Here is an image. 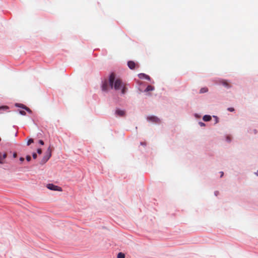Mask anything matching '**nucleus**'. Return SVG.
<instances>
[{
  "label": "nucleus",
  "mask_w": 258,
  "mask_h": 258,
  "mask_svg": "<svg viewBox=\"0 0 258 258\" xmlns=\"http://www.w3.org/2000/svg\"><path fill=\"white\" fill-rule=\"evenodd\" d=\"M211 119V116L208 115H205V116H204V117H203V120H204L205 121H209Z\"/></svg>",
  "instance_id": "obj_9"
},
{
  "label": "nucleus",
  "mask_w": 258,
  "mask_h": 258,
  "mask_svg": "<svg viewBox=\"0 0 258 258\" xmlns=\"http://www.w3.org/2000/svg\"><path fill=\"white\" fill-rule=\"evenodd\" d=\"M37 151L39 154H41L42 153V150L41 149H38Z\"/></svg>",
  "instance_id": "obj_20"
},
{
  "label": "nucleus",
  "mask_w": 258,
  "mask_h": 258,
  "mask_svg": "<svg viewBox=\"0 0 258 258\" xmlns=\"http://www.w3.org/2000/svg\"><path fill=\"white\" fill-rule=\"evenodd\" d=\"M127 66L128 68L131 70L135 69L136 67H139V66L133 61H128L127 62Z\"/></svg>",
  "instance_id": "obj_5"
},
{
  "label": "nucleus",
  "mask_w": 258,
  "mask_h": 258,
  "mask_svg": "<svg viewBox=\"0 0 258 258\" xmlns=\"http://www.w3.org/2000/svg\"><path fill=\"white\" fill-rule=\"evenodd\" d=\"M115 113H123V111H121L119 109H117L116 110V112Z\"/></svg>",
  "instance_id": "obj_21"
},
{
  "label": "nucleus",
  "mask_w": 258,
  "mask_h": 258,
  "mask_svg": "<svg viewBox=\"0 0 258 258\" xmlns=\"http://www.w3.org/2000/svg\"><path fill=\"white\" fill-rule=\"evenodd\" d=\"M51 156V150L50 149V147H49L45 153V155L44 156L43 159L41 161V164H43L45 163L50 158Z\"/></svg>",
  "instance_id": "obj_2"
},
{
  "label": "nucleus",
  "mask_w": 258,
  "mask_h": 258,
  "mask_svg": "<svg viewBox=\"0 0 258 258\" xmlns=\"http://www.w3.org/2000/svg\"><path fill=\"white\" fill-rule=\"evenodd\" d=\"M117 258H125V255L122 252H119L118 253Z\"/></svg>",
  "instance_id": "obj_14"
},
{
  "label": "nucleus",
  "mask_w": 258,
  "mask_h": 258,
  "mask_svg": "<svg viewBox=\"0 0 258 258\" xmlns=\"http://www.w3.org/2000/svg\"><path fill=\"white\" fill-rule=\"evenodd\" d=\"M39 143L41 145H44V142H43L42 140H39Z\"/></svg>",
  "instance_id": "obj_25"
},
{
  "label": "nucleus",
  "mask_w": 258,
  "mask_h": 258,
  "mask_svg": "<svg viewBox=\"0 0 258 258\" xmlns=\"http://www.w3.org/2000/svg\"><path fill=\"white\" fill-rule=\"evenodd\" d=\"M145 79L150 81L151 80V78L149 76L146 75V77L145 78Z\"/></svg>",
  "instance_id": "obj_19"
},
{
  "label": "nucleus",
  "mask_w": 258,
  "mask_h": 258,
  "mask_svg": "<svg viewBox=\"0 0 258 258\" xmlns=\"http://www.w3.org/2000/svg\"><path fill=\"white\" fill-rule=\"evenodd\" d=\"M20 160L21 162H23V161H24V158L23 157H21V158H20Z\"/></svg>",
  "instance_id": "obj_27"
},
{
  "label": "nucleus",
  "mask_w": 258,
  "mask_h": 258,
  "mask_svg": "<svg viewBox=\"0 0 258 258\" xmlns=\"http://www.w3.org/2000/svg\"><path fill=\"white\" fill-rule=\"evenodd\" d=\"M120 115H121L122 116V115H123V114H122V113H120L119 114Z\"/></svg>",
  "instance_id": "obj_33"
},
{
  "label": "nucleus",
  "mask_w": 258,
  "mask_h": 258,
  "mask_svg": "<svg viewBox=\"0 0 258 258\" xmlns=\"http://www.w3.org/2000/svg\"><path fill=\"white\" fill-rule=\"evenodd\" d=\"M145 79L150 81L151 80V78L149 76L146 75V77L145 78Z\"/></svg>",
  "instance_id": "obj_18"
},
{
  "label": "nucleus",
  "mask_w": 258,
  "mask_h": 258,
  "mask_svg": "<svg viewBox=\"0 0 258 258\" xmlns=\"http://www.w3.org/2000/svg\"><path fill=\"white\" fill-rule=\"evenodd\" d=\"M15 105L16 106H18V107L22 108L23 109H24L27 112H31V110L28 107H26V106L24 105L23 104H16Z\"/></svg>",
  "instance_id": "obj_6"
},
{
  "label": "nucleus",
  "mask_w": 258,
  "mask_h": 258,
  "mask_svg": "<svg viewBox=\"0 0 258 258\" xmlns=\"http://www.w3.org/2000/svg\"><path fill=\"white\" fill-rule=\"evenodd\" d=\"M196 116L198 117V114H196Z\"/></svg>",
  "instance_id": "obj_31"
},
{
  "label": "nucleus",
  "mask_w": 258,
  "mask_h": 258,
  "mask_svg": "<svg viewBox=\"0 0 258 258\" xmlns=\"http://www.w3.org/2000/svg\"><path fill=\"white\" fill-rule=\"evenodd\" d=\"M32 143H33V140L32 139H30L27 142V145L29 146Z\"/></svg>",
  "instance_id": "obj_15"
},
{
  "label": "nucleus",
  "mask_w": 258,
  "mask_h": 258,
  "mask_svg": "<svg viewBox=\"0 0 258 258\" xmlns=\"http://www.w3.org/2000/svg\"><path fill=\"white\" fill-rule=\"evenodd\" d=\"M154 90V87L153 86H152L151 85H149V86H147V87L145 89V92H149V91H153Z\"/></svg>",
  "instance_id": "obj_8"
},
{
  "label": "nucleus",
  "mask_w": 258,
  "mask_h": 258,
  "mask_svg": "<svg viewBox=\"0 0 258 258\" xmlns=\"http://www.w3.org/2000/svg\"><path fill=\"white\" fill-rule=\"evenodd\" d=\"M109 87H110L109 83V81H105L102 86V90L103 91H108Z\"/></svg>",
  "instance_id": "obj_4"
},
{
  "label": "nucleus",
  "mask_w": 258,
  "mask_h": 258,
  "mask_svg": "<svg viewBox=\"0 0 258 258\" xmlns=\"http://www.w3.org/2000/svg\"><path fill=\"white\" fill-rule=\"evenodd\" d=\"M31 156L30 155H27L26 156V160H27V161H30L31 160Z\"/></svg>",
  "instance_id": "obj_16"
},
{
  "label": "nucleus",
  "mask_w": 258,
  "mask_h": 258,
  "mask_svg": "<svg viewBox=\"0 0 258 258\" xmlns=\"http://www.w3.org/2000/svg\"><path fill=\"white\" fill-rule=\"evenodd\" d=\"M226 140L228 142H230L231 141V138L229 136H227L226 137Z\"/></svg>",
  "instance_id": "obj_23"
},
{
  "label": "nucleus",
  "mask_w": 258,
  "mask_h": 258,
  "mask_svg": "<svg viewBox=\"0 0 258 258\" xmlns=\"http://www.w3.org/2000/svg\"><path fill=\"white\" fill-rule=\"evenodd\" d=\"M148 119L150 121H151L153 122H155V123L158 122V121H159V119L157 117L154 116H152L150 117H148Z\"/></svg>",
  "instance_id": "obj_7"
},
{
  "label": "nucleus",
  "mask_w": 258,
  "mask_h": 258,
  "mask_svg": "<svg viewBox=\"0 0 258 258\" xmlns=\"http://www.w3.org/2000/svg\"><path fill=\"white\" fill-rule=\"evenodd\" d=\"M46 187L50 190L54 191H62V189L61 187L54 185L51 183L48 184Z\"/></svg>",
  "instance_id": "obj_3"
},
{
  "label": "nucleus",
  "mask_w": 258,
  "mask_h": 258,
  "mask_svg": "<svg viewBox=\"0 0 258 258\" xmlns=\"http://www.w3.org/2000/svg\"><path fill=\"white\" fill-rule=\"evenodd\" d=\"M19 113H25V112L23 110H20V111H19Z\"/></svg>",
  "instance_id": "obj_29"
},
{
  "label": "nucleus",
  "mask_w": 258,
  "mask_h": 258,
  "mask_svg": "<svg viewBox=\"0 0 258 258\" xmlns=\"http://www.w3.org/2000/svg\"><path fill=\"white\" fill-rule=\"evenodd\" d=\"M221 84H222L223 86H225V87H226L229 88V87H230V85H229V84H228V83L226 81H225V80H223V81H221Z\"/></svg>",
  "instance_id": "obj_10"
},
{
  "label": "nucleus",
  "mask_w": 258,
  "mask_h": 258,
  "mask_svg": "<svg viewBox=\"0 0 258 258\" xmlns=\"http://www.w3.org/2000/svg\"><path fill=\"white\" fill-rule=\"evenodd\" d=\"M256 175H258V171H257V172L256 173Z\"/></svg>",
  "instance_id": "obj_32"
},
{
  "label": "nucleus",
  "mask_w": 258,
  "mask_h": 258,
  "mask_svg": "<svg viewBox=\"0 0 258 258\" xmlns=\"http://www.w3.org/2000/svg\"><path fill=\"white\" fill-rule=\"evenodd\" d=\"M220 173H221V177H222L223 174H224L223 172L222 171V172H220Z\"/></svg>",
  "instance_id": "obj_28"
},
{
  "label": "nucleus",
  "mask_w": 258,
  "mask_h": 258,
  "mask_svg": "<svg viewBox=\"0 0 258 258\" xmlns=\"http://www.w3.org/2000/svg\"><path fill=\"white\" fill-rule=\"evenodd\" d=\"M109 83L111 89L114 88L116 90L121 89L122 94H124L126 92V88L123 85L120 79H115V75L114 73H112L110 75Z\"/></svg>",
  "instance_id": "obj_1"
},
{
  "label": "nucleus",
  "mask_w": 258,
  "mask_h": 258,
  "mask_svg": "<svg viewBox=\"0 0 258 258\" xmlns=\"http://www.w3.org/2000/svg\"><path fill=\"white\" fill-rule=\"evenodd\" d=\"M9 107L8 106H2L0 107V111L3 110L5 111H8Z\"/></svg>",
  "instance_id": "obj_11"
},
{
  "label": "nucleus",
  "mask_w": 258,
  "mask_h": 258,
  "mask_svg": "<svg viewBox=\"0 0 258 258\" xmlns=\"http://www.w3.org/2000/svg\"><path fill=\"white\" fill-rule=\"evenodd\" d=\"M208 89L207 88L204 87L201 89L200 92V93H204L208 92Z\"/></svg>",
  "instance_id": "obj_12"
},
{
  "label": "nucleus",
  "mask_w": 258,
  "mask_h": 258,
  "mask_svg": "<svg viewBox=\"0 0 258 258\" xmlns=\"http://www.w3.org/2000/svg\"><path fill=\"white\" fill-rule=\"evenodd\" d=\"M228 110L230 112H233L234 111V109L232 107H231V108H228Z\"/></svg>",
  "instance_id": "obj_17"
},
{
  "label": "nucleus",
  "mask_w": 258,
  "mask_h": 258,
  "mask_svg": "<svg viewBox=\"0 0 258 258\" xmlns=\"http://www.w3.org/2000/svg\"><path fill=\"white\" fill-rule=\"evenodd\" d=\"M214 117L216 119H217V116H214Z\"/></svg>",
  "instance_id": "obj_30"
},
{
  "label": "nucleus",
  "mask_w": 258,
  "mask_h": 258,
  "mask_svg": "<svg viewBox=\"0 0 258 258\" xmlns=\"http://www.w3.org/2000/svg\"><path fill=\"white\" fill-rule=\"evenodd\" d=\"M146 74H144V73H141V74H139L138 75V77L140 79H145V78L146 77Z\"/></svg>",
  "instance_id": "obj_13"
},
{
  "label": "nucleus",
  "mask_w": 258,
  "mask_h": 258,
  "mask_svg": "<svg viewBox=\"0 0 258 258\" xmlns=\"http://www.w3.org/2000/svg\"><path fill=\"white\" fill-rule=\"evenodd\" d=\"M17 153H14L13 154V157H14V158H16V157H17Z\"/></svg>",
  "instance_id": "obj_26"
},
{
  "label": "nucleus",
  "mask_w": 258,
  "mask_h": 258,
  "mask_svg": "<svg viewBox=\"0 0 258 258\" xmlns=\"http://www.w3.org/2000/svg\"><path fill=\"white\" fill-rule=\"evenodd\" d=\"M199 124L200 125V126H205V123H203V122H199Z\"/></svg>",
  "instance_id": "obj_24"
},
{
  "label": "nucleus",
  "mask_w": 258,
  "mask_h": 258,
  "mask_svg": "<svg viewBox=\"0 0 258 258\" xmlns=\"http://www.w3.org/2000/svg\"><path fill=\"white\" fill-rule=\"evenodd\" d=\"M33 158L34 159H36L37 158V154L35 153H34L32 155Z\"/></svg>",
  "instance_id": "obj_22"
}]
</instances>
